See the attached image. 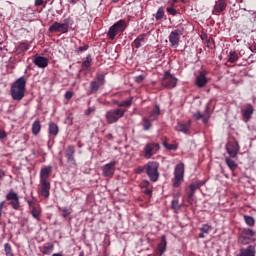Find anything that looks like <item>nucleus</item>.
<instances>
[{
  "label": "nucleus",
  "mask_w": 256,
  "mask_h": 256,
  "mask_svg": "<svg viewBox=\"0 0 256 256\" xmlns=\"http://www.w3.org/2000/svg\"><path fill=\"white\" fill-rule=\"evenodd\" d=\"M27 203H28L29 207H32V208L34 207L33 205L35 202L33 200H28Z\"/></svg>",
  "instance_id": "052dcab7"
},
{
  "label": "nucleus",
  "mask_w": 256,
  "mask_h": 256,
  "mask_svg": "<svg viewBox=\"0 0 256 256\" xmlns=\"http://www.w3.org/2000/svg\"><path fill=\"white\" fill-rule=\"evenodd\" d=\"M243 239H247L245 243H249V241H252V237H255V232L249 228H246L242 231Z\"/></svg>",
  "instance_id": "aec40b11"
},
{
  "label": "nucleus",
  "mask_w": 256,
  "mask_h": 256,
  "mask_svg": "<svg viewBox=\"0 0 256 256\" xmlns=\"http://www.w3.org/2000/svg\"><path fill=\"white\" fill-rule=\"evenodd\" d=\"M143 43H145V36L141 35L134 40L133 45L136 47V49H139Z\"/></svg>",
  "instance_id": "7c9ffc66"
},
{
  "label": "nucleus",
  "mask_w": 256,
  "mask_h": 256,
  "mask_svg": "<svg viewBox=\"0 0 256 256\" xmlns=\"http://www.w3.org/2000/svg\"><path fill=\"white\" fill-rule=\"evenodd\" d=\"M115 165H117V162L111 161L110 163L104 165L102 167L103 176L104 177H113L115 175Z\"/></svg>",
  "instance_id": "9d476101"
},
{
  "label": "nucleus",
  "mask_w": 256,
  "mask_h": 256,
  "mask_svg": "<svg viewBox=\"0 0 256 256\" xmlns=\"http://www.w3.org/2000/svg\"><path fill=\"white\" fill-rule=\"evenodd\" d=\"M204 184L205 182H195L189 185V189L195 193V191H197V189H199V187L203 186Z\"/></svg>",
  "instance_id": "f704fd0d"
},
{
  "label": "nucleus",
  "mask_w": 256,
  "mask_h": 256,
  "mask_svg": "<svg viewBox=\"0 0 256 256\" xmlns=\"http://www.w3.org/2000/svg\"><path fill=\"white\" fill-rule=\"evenodd\" d=\"M226 150L230 157L235 158L239 153V143L237 142H228L226 144Z\"/></svg>",
  "instance_id": "f8f14e48"
},
{
  "label": "nucleus",
  "mask_w": 256,
  "mask_h": 256,
  "mask_svg": "<svg viewBox=\"0 0 256 256\" xmlns=\"http://www.w3.org/2000/svg\"><path fill=\"white\" fill-rule=\"evenodd\" d=\"M125 113H127V110L120 108L109 110L106 112V121L110 125L117 123L122 117H125Z\"/></svg>",
  "instance_id": "39448f33"
},
{
  "label": "nucleus",
  "mask_w": 256,
  "mask_h": 256,
  "mask_svg": "<svg viewBox=\"0 0 256 256\" xmlns=\"http://www.w3.org/2000/svg\"><path fill=\"white\" fill-rule=\"evenodd\" d=\"M244 221L248 227H255V218L253 216L244 215Z\"/></svg>",
  "instance_id": "2f4dec72"
},
{
  "label": "nucleus",
  "mask_w": 256,
  "mask_h": 256,
  "mask_svg": "<svg viewBox=\"0 0 256 256\" xmlns=\"http://www.w3.org/2000/svg\"><path fill=\"white\" fill-rule=\"evenodd\" d=\"M104 81H105V77L103 75H99L96 83L103 85Z\"/></svg>",
  "instance_id": "de8ad7c7"
},
{
  "label": "nucleus",
  "mask_w": 256,
  "mask_h": 256,
  "mask_svg": "<svg viewBox=\"0 0 256 256\" xmlns=\"http://www.w3.org/2000/svg\"><path fill=\"white\" fill-rule=\"evenodd\" d=\"M239 59V56L237 55V52L231 51L229 54L228 62L229 63H235Z\"/></svg>",
  "instance_id": "e433bc0d"
},
{
  "label": "nucleus",
  "mask_w": 256,
  "mask_h": 256,
  "mask_svg": "<svg viewBox=\"0 0 256 256\" xmlns=\"http://www.w3.org/2000/svg\"><path fill=\"white\" fill-rule=\"evenodd\" d=\"M5 137H7V134L5 133V131L0 130V139H5Z\"/></svg>",
  "instance_id": "4d7b16f0"
},
{
  "label": "nucleus",
  "mask_w": 256,
  "mask_h": 256,
  "mask_svg": "<svg viewBox=\"0 0 256 256\" xmlns=\"http://www.w3.org/2000/svg\"><path fill=\"white\" fill-rule=\"evenodd\" d=\"M49 191H51V183L40 180V195L47 198L50 195Z\"/></svg>",
  "instance_id": "4468645a"
},
{
  "label": "nucleus",
  "mask_w": 256,
  "mask_h": 256,
  "mask_svg": "<svg viewBox=\"0 0 256 256\" xmlns=\"http://www.w3.org/2000/svg\"><path fill=\"white\" fill-rule=\"evenodd\" d=\"M6 200L10 201L12 209L17 210L19 209V207H21V204L19 203V195L13 190H10L9 193L6 195Z\"/></svg>",
  "instance_id": "1a4fd4ad"
},
{
  "label": "nucleus",
  "mask_w": 256,
  "mask_h": 256,
  "mask_svg": "<svg viewBox=\"0 0 256 256\" xmlns=\"http://www.w3.org/2000/svg\"><path fill=\"white\" fill-rule=\"evenodd\" d=\"M3 177H5V171L0 169V179H3Z\"/></svg>",
  "instance_id": "680f3d73"
},
{
  "label": "nucleus",
  "mask_w": 256,
  "mask_h": 256,
  "mask_svg": "<svg viewBox=\"0 0 256 256\" xmlns=\"http://www.w3.org/2000/svg\"><path fill=\"white\" fill-rule=\"evenodd\" d=\"M159 151V144L149 143L144 147V157L145 159H151L155 153Z\"/></svg>",
  "instance_id": "6e6552de"
},
{
  "label": "nucleus",
  "mask_w": 256,
  "mask_h": 256,
  "mask_svg": "<svg viewBox=\"0 0 256 256\" xmlns=\"http://www.w3.org/2000/svg\"><path fill=\"white\" fill-rule=\"evenodd\" d=\"M72 97H73V92L67 91L65 93V99H67L68 101H69V99H72Z\"/></svg>",
  "instance_id": "8fccbe9b"
},
{
  "label": "nucleus",
  "mask_w": 256,
  "mask_h": 256,
  "mask_svg": "<svg viewBox=\"0 0 256 256\" xmlns=\"http://www.w3.org/2000/svg\"><path fill=\"white\" fill-rule=\"evenodd\" d=\"M144 170H145V165L138 167V168L135 170V173L141 174V173H143Z\"/></svg>",
  "instance_id": "603ef678"
},
{
  "label": "nucleus",
  "mask_w": 256,
  "mask_h": 256,
  "mask_svg": "<svg viewBox=\"0 0 256 256\" xmlns=\"http://www.w3.org/2000/svg\"><path fill=\"white\" fill-rule=\"evenodd\" d=\"M176 197H181V192H178V193L176 194Z\"/></svg>",
  "instance_id": "338daca9"
},
{
  "label": "nucleus",
  "mask_w": 256,
  "mask_h": 256,
  "mask_svg": "<svg viewBox=\"0 0 256 256\" xmlns=\"http://www.w3.org/2000/svg\"><path fill=\"white\" fill-rule=\"evenodd\" d=\"M145 171L149 179L155 183L159 179V163L148 162L145 164Z\"/></svg>",
  "instance_id": "20e7f679"
},
{
  "label": "nucleus",
  "mask_w": 256,
  "mask_h": 256,
  "mask_svg": "<svg viewBox=\"0 0 256 256\" xmlns=\"http://www.w3.org/2000/svg\"><path fill=\"white\" fill-rule=\"evenodd\" d=\"M41 5H43V0H35L36 7H41Z\"/></svg>",
  "instance_id": "6e6d98bb"
},
{
  "label": "nucleus",
  "mask_w": 256,
  "mask_h": 256,
  "mask_svg": "<svg viewBox=\"0 0 256 256\" xmlns=\"http://www.w3.org/2000/svg\"><path fill=\"white\" fill-rule=\"evenodd\" d=\"M227 9V0H216L214 5L215 13H223Z\"/></svg>",
  "instance_id": "a211bd4d"
},
{
  "label": "nucleus",
  "mask_w": 256,
  "mask_h": 256,
  "mask_svg": "<svg viewBox=\"0 0 256 256\" xmlns=\"http://www.w3.org/2000/svg\"><path fill=\"white\" fill-rule=\"evenodd\" d=\"M193 118L196 121H199V119H202L203 123H207L209 121V114L202 115L201 112H196L193 114Z\"/></svg>",
  "instance_id": "b1692460"
},
{
  "label": "nucleus",
  "mask_w": 256,
  "mask_h": 256,
  "mask_svg": "<svg viewBox=\"0 0 256 256\" xmlns=\"http://www.w3.org/2000/svg\"><path fill=\"white\" fill-rule=\"evenodd\" d=\"M4 251L6 256H13V249L11 248V244L6 243L4 244Z\"/></svg>",
  "instance_id": "c9c22d12"
},
{
  "label": "nucleus",
  "mask_w": 256,
  "mask_h": 256,
  "mask_svg": "<svg viewBox=\"0 0 256 256\" xmlns=\"http://www.w3.org/2000/svg\"><path fill=\"white\" fill-rule=\"evenodd\" d=\"M207 73L205 71H201L199 75L196 77L195 85L199 88L205 87L207 85Z\"/></svg>",
  "instance_id": "2eb2a0df"
},
{
  "label": "nucleus",
  "mask_w": 256,
  "mask_h": 256,
  "mask_svg": "<svg viewBox=\"0 0 256 256\" xmlns=\"http://www.w3.org/2000/svg\"><path fill=\"white\" fill-rule=\"evenodd\" d=\"M205 232H201L200 234H199V238L200 239H205Z\"/></svg>",
  "instance_id": "e2e57ef3"
},
{
  "label": "nucleus",
  "mask_w": 256,
  "mask_h": 256,
  "mask_svg": "<svg viewBox=\"0 0 256 256\" xmlns=\"http://www.w3.org/2000/svg\"><path fill=\"white\" fill-rule=\"evenodd\" d=\"M29 49V44L22 42L19 44L17 51H27Z\"/></svg>",
  "instance_id": "ea45409f"
},
{
  "label": "nucleus",
  "mask_w": 256,
  "mask_h": 256,
  "mask_svg": "<svg viewBox=\"0 0 256 256\" xmlns=\"http://www.w3.org/2000/svg\"><path fill=\"white\" fill-rule=\"evenodd\" d=\"M48 132L50 137H57V135H59V126L51 122L49 124Z\"/></svg>",
  "instance_id": "412c9836"
},
{
  "label": "nucleus",
  "mask_w": 256,
  "mask_h": 256,
  "mask_svg": "<svg viewBox=\"0 0 256 256\" xmlns=\"http://www.w3.org/2000/svg\"><path fill=\"white\" fill-rule=\"evenodd\" d=\"M89 46H81L77 49L78 53H83V51H87Z\"/></svg>",
  "instance_id": "3c124183"
},
{
  "label": "nucleus",
  "mask_w": 256,
  "mask_h": 256,
  "mask_svg": "<svg viewBox=\"0 0 256 256\" xmlns=\"http://www.w3.org/2000/svg\"><path fill=\"white\" fill-rule=\"evenodd\" d=\"M34 65L40 69H45L49 65V60L43 56H36L34 58Z\"/></svg>",
  "instance_id": "dca6fc26"
},
{
  "label": "nucleus",
  "mask_w": 256,
  "mask_h": 256,
  "mask_svg": "<svg viewBox=\"0 0 256 256\" xmlns=\"http://www.w3.org/2000/svg\"><path fill=\"white\" fill-rule=\"evenodd\" d=\"M143 193H144V195H151L152 191H151V189H149V188H145V189L143 190Z\"/></svg>",
  "instance_id": "5fc2aeb1"
},
{
  "label": "nucleus",
  "mask_w": 256,
  "mask_h": 256,
  "mask_svg": "<svg viewBox=\"0 0 256 256\" xmlns=\"http://www.w3.org/2000/svg\"><path fill=\"white\" fill-rule=\"evenodd\" d=\"M53 171V167L51 166H46L40 170V181H49L51 172Z\"/></svg>",
  "instance_id": "f3484780"
},
{
  "label": "nucleus",
  "mask_w": 256,
  "mask_h": 256,
  "mask_svg": "<svg viewBox=\"0 0 256 256\" xmlns=\"http://www.w3.org/2000/svg\"><path fill=\"white\" fill-rule=\"evenodd\" d=\"M100 86H101V85L98 84L97 81H93V82H91V84H90V89H91V91H99V87H100Z\"/></svg>",
  "instance_id": "a19ab883"
},
{
  "label": "nucleus",
  "mask_w": 256,
  "mask_h": 256,
  "mask_svg": "<svg viewBox=\"0 0 256 256\" xmlns=\"http://www.w3.org/2000/svg\"><path fill=\"white\" fill-rule=\"evenodd\" d=\"M27 82L24 77L18 78L11 86L10 93L14 101H21L25 97V86Z\"/></svg>",
  "instance_id": "f257e3e1"
},
{
  "label": "nucleus",
  "mask_w": 256,
  "mask_h": 256,
  "mask_svg": "<svg viewBox=\"0 0 256 256\" xmlns=\"http://www.w3.org/2000/svg\"><path fill=\"white\" fill-rule=\"evenodd\" d=\"M166 11L167 13H169V15H173V16L177 15V10H175V8L173 7L167 8Z\"/></svg>",
  "instance_id": "a18cd8bd"
},
{
  "label": "nucleus",
  "mask_w": 256,
  "mask_h": 256,
  "mask_svg": "<svg viewBox=\"0 0 256 256\" xmlns=\"http://www.w3.org/2000/svg\"><path fill=\"white\" fill-rule=\"evenodd\" d=\"M181 39V33L178 30H174L169 35V42L171 44V47H174V49H177L179 47V41Z\"/></svg>",
  "instance_id": "ddd939ff"
},
{
  "label": "nucleus",
  "mask_w": 256,
  "mask_h": 256,
  "mask_svg": "<svg viewBox=\"0 0 256 256\" xmlns=\"http://www.w3.org/2000/svg\"><path fill=\"white\" fill-rule=\"evenodd\" d=\"M60 211H62V217L64 218L69 217V215H71V209L67 207L61 208Z\"/></svg>",
  "instance_id": "58836bf2"
},
{
  "label": "nucleus",
  "mask_w": 256,
  "mask_h": 256,
  "mask_svg": "<svg viewBox=\"0 0 256 256\" xmlns=\"http://www.w3.org/2000/svg\"><path fill=\"white\" fill-rule=\"evenodd\" d=\"M3 205H5V201L0 202V217H1L2 213H3Z\"/></svg>",
  "instance_id": "13d9d810"
},
{
  "label": "nucleus",
  "mask_w": 256,
  "mask_h": 256,
  "mask_svg": "<svg viewBox=\"0 0 256 256\" xmlns=\"http://www.w3.org/2000/svg\"><path fill=\"white\" fill-rule=\"evenodd\" d=\"M82 65L83 67H89L91 65V56H88Z\"/></svg>",
  "instance_id": "c03bdc74"
},
{
  "label": "nucleus",
  "mask_w": 256,
  "mask_h": 256,
  "mask_svg": "<svg viewBox=\"0 0 256 256\" xmlns=\"http://www.w3.org/2000/svg\"><path fill=\"white\" fill-rule=\"evenodd\" d=\"M183 177H185V165L180 163L175 167L173 187H179L183 183Z\"/></svg>",
  "instance_id": "423d86ee"
},
{
  "label": "nucleus",
  "mask_w": 256,
  "mask_h": 256,
  "mask_svg": "<svg viewBox=\"0 0 256 256\" xmlns=\"http://www.w3.org/2000/svg\"><path fill=\"white\" fill-rule=\"evenodd\" d=\"M172 209H174V211H179L181 209V205H179V199H174L172 200Z\"/></svg>",
  "instance_id": "4c0bfd02"
},
{
  "label": "nucleus",
  "mask_w": 256,
  "mask_h": 256,
  "mask_svg": "<svg viewBox=\"0 0 256 256\" xmlns=\"http://www.w3.org/2000/svg\"><path fill=\"white\" fill-rule=\"evenodd\" d=\"M79 256H85L84 252H80Z\"/></svg>",
  "instance_id": "774afa93"
},
{
  "label": "nucleus",
  "mask_w": 256,
  "mask_h": 256,
  "mask_svg": "<svg viewBox=\"0 0 256 256\" xmlns=\"http://www.w3.org/2000/svg\"><path fill=\"white\" fill-rule=\"evenodd\" d=\"M115 105H117V107H131V105H133V97H130L128 100H124V101H116Z\"/></svg>",
  "instance_id": "393cba45"
},
{
  "label": "nucleus",
  "mask_w": 256,
  "mask_h": 256,
  "mask_svg": "<svg viewBox=\"0 0 256 256\" xmlns=\"http://www.w3.org/2000/svg\"><path fill=\"white\" fill-rule=\"evenodd\" d=\"M31 215L37 221H41V219L39 218V217H41V208L32 206Z\"/></svg>",
  "instance_id": "bb28decb"
},
{
  "label": "nucleus",
  "mask_w": 256,
  "mask_h": 256,
  "mask_svg": "<svg viewBox=\"0 0 256 256\" xmlns=\"http://www.w3.org/2000/svg\"><path fill=\"white\" fill-rule=\"evenodd\" d=\"M54 245L53 244H45L43 246V249H42V253L43 255H51V253H53V249H54Z\"/></svg>",
  "instance_id": "c85d7f7f"
},
{
  "label": "nucleus",
  "mask_w": 256,
  "mask_h": 256,
  "mask_svg": "<svg viewBox=\"0 0 256 256\" xmlns=\"http://www.w3.org/2000/svg\"><path fill=\"white\" fill-rule=\"evenodd\" d=\"M32 133L33 135H39L41 133V122L39 120H36L32 124Z\"/></svg>",
  "instance_id": "a878e982"
},
{
  "label": "nucleus",
  "mask_w": 256,
  "mask_h": 256,
  "mask_svg": "<svg viewBox=\"0 0 256 256\" xmlns=\"http://www.w3.org/2000/svg\"><path fill=\"white\" fill-rule=\"evenodd\" d=\"M144 80H145V76L143 75H139L135 77L136 83H143Z\"/></svg>",
  "instance_id": "49530a36"
},
{
  "label": "nucleus",
  "mask_w": 256,
  "mask_h": 256,
  "mask_svg": "<svg viewBox=\"0 0 256 256\" xmlns=\"http://www.w3.org/2000/svg\"><path fill=\"white\" fill-rule=\"evenodd\" d=\"M92 111H94L93 108H89V109L87 110V112H86L87 115H90Z\"/></svg>",
  "instance_id": "0e129e2a"
},
{
  "label": "nucleus",
  "mask_w": 256,
  "mask_h": 256,
  "mask_svg": "<svg viewBox=\"0 0 256 256\" xmlns=\"http://www.w3.org/2000/svg\"><path fill=\"white\" fill-rule=\"evenodd\" d=\"M52 256H62L60 253L53 254Z\"/></svg>",
  "instance_id": "69168bd1"
},
{
  "label": "nucleus",
  "mask_w": 256,
  "mask_h": 256,
  "mask_svg": "<svg viewBox=\"0 0 256 256\" xmlns=\"http://www.w3.org/2000/svg\"><path fill=\"white\" fill-rule=\"evenodd\" d=\"M166 148L170 151H175L177 149V146L175 144H167Z\"/></svg>",
  "instance_id": "09e8293b"
},
{
  "label": "nucleus",
  "mask_w": 256,
  "mask_h": 256,
  "mask_svg": "<svg viewBox=\"0 0 256 256\" xmlns=\"http://www.w3.org/2000/svg\"><path fill=\"white\" fill-rule=\"evenodd\" d=\"M252 53H256V44H253L251 47H250Z\"/></svg>",
  "instance_id": "bf43d9fd"
},
{
  "label": "nucleus",
  "mask_w": 256,
  "mask_h": 256,
  "mask_svg": "<svg viewBox=\"0 0 256 256\" xmlns=\"http://www.w3.org/2000/svg\"><path fill=\"white\" fill-rule=\"evenodd\" d=\"M151 118H143V129L149 131L151 129Z\"/></svg>",
  "instance_id": "72a5a7b5"
},
{
  "label": "nucleus",
  "mask_w": 256,
  "mask_h": 256,
  "mask_svg": "<svg viewBox=\"0 0 256 256\" xmlns=\"http://www.w3.org/2000/svg\"><path fill=\"white\" fill-rule=\"evenodd\" d=\"M65 157L67 159V163L70 164L71 167L76 165V162H75V147L68 146L65 149Z\"/></svg>",
  "instance_id": "9b49d317"
},
{
  "label": "nucleus",
  "mask_w": 256,
  "mask_h": 256,
  "mask_svg": "<svg viewBox=\"0 0 256 256\" xmlns=\"http://www.w3.org/2000/svg\"><path fill=\"white\" fill-rule=\"evenodd\" d=\"M191 127V122L188 123H178L176 129L180 131V133H188Z\"/></svg>",
  "instance_id": "5701e85b"
},
{
  "label": "nucleus",
  "mask_w": 256,
  "mask_h": 256,
  "mask_svg": "<svg viewBox=\"0 0 256 256\" xmlns=\"http://www.w3.org/2000/svg\"><path fill=\"white\" fill-rule=\"evenodd\" d=\"M251 115H253V106L248 104L244 110H242V116L244 119L249 121L251 119Z\"/></svg>",
  "instance_id": "4be33fe9"
},
{
  "label": "nucleus",
  "mask_w": 256,
  "mask_h": 256,
  "mask_svg": "<svg viewBox=\"0 0 256 256\" xmlns=\"http://www.w3.org/2000/svg\"><path fill=\"white\" fill-rule=\"evenodd\" d=\"M73 25V18H65L63 22H54L49 27L50 33H69V29Z\"/></svg>",
  "instance_id": "f03ea898"
},
{
  "label": "nucleus",
  "mask_w": 256,
  "mask_h": 256,
  "mask_svg": "<svg viewBox=\"0 0 256 256\" xmlns=\"http://www.w3.org/2000/svg\"><path fill=\"white\" fill-rule=\"evenodd\" d=\"M226 164L231 171H235L237 169V162L229 157L225 158Z\"/></svg>",
  "instance_id": "c756f323"
},
{
  "label": "nucleus",
  "mask_w": 256,
  "mask_h": 256,
  "mask_svg": "<svg viewBox=\"0 0 256 256\" xmlns=\"http://www.w3.org/2000/svg\"><path fill=\"white\" fill-rule=\"evenodd\" d=\"M141 185H142V188H143V189H148V187H149V181L145 180V181L142 182Z\"/></svg>",
  "instance_id": "864d4df0"
},
{
  "label": "nucleus",
  "mask_w": 256,
  "mask_h": 256,
  "mask_svg": "<svg viewBox=\"0 0 256 256\" xmlns=\"http://www.w3.org/2000/svg\"><path fill=\"white\" fill-rule=\"evenodd\" d=\"M127 29V22L123 19L117 21L114 23L108 31V37L109 39L113 40L119 33H123Z\"/></svg>",
  "instance_id": "7ed1b4c3"
},
{
  "label": "nucleus",
  "mask_w": 256,
  "mask_h": 256,
  "mask_svg": "<svg viewBox=\"0 0 256 256\" xmlns=\"http://www.w3.org/2000/svg\"><path fill=\"white\" fill-rule=\"evenodd\" d=\"M159 115H161V110L159 109V106L156 105L155 109L151 111L149 118L152 121H155V120H157V117H159Z\"/></svg>",
  "instance_id": "cd10ccee"
},
{
  "label": "nucleus",
  "mask_w": 256,
  "mask_h": 256,
  "mask_svg": "<svg viewBox=\"0 0 256 256\" xmlns=\"http://www.w3.org/2000/svg\"><path fill=\"white\" fill-rule=\"evenodd\" d=\"M193 195H195V192H193L192 190H189L187 195V200H188V203L190 204H193Z\"/></svg>",
  "instance_id": "37998d69"
},
{
  "label": "nucleus",
  "mask_w": 256,
  "mask_h": 256,
  "mask_svg": "<svg viewBox=\"0 0 256 256\" xmlns=\"http://www.w3.org/2000/svg\"><path fill=\"white\" fill-rule=\"evenodd\" d=\"M157 251L160 256L167 251V238H165V236L161 237V242L158 244Z\"/></svg>",
  "instance_id": "6ab92c4d"
},
{
  "label": "nucleus",
  "mask_w": 256,
  "mask_h": 256,
  "mask_svg": "<svg viewBox=\"0 0 256 256\" xmlns=\"http://www.w3.org/2000/svg\"><path fill=\"white\" fill-rule=\"evenodd\" d=\"M201 233H205L206 235H209L211 231H213V227L209 224H203L202 227L200 228Z\"/></svg>",
  "instance_id": "473e14b6"
},
{
  "label": "nucleus",
  "mask_w": 256,
  "mask_h": 256,
  "mask_svg": "<svg viewBox=\"0 0 256 256\" xmlns=\"http://www.w3.org/2000/svg\"><path fill=\"white\" fill-rule=\"evenodd\" d=\"M161 85L166 89H175V87H177V78L174 77L173 74L166 71L164 72Z\"/></svg>",
  "instance_id": "0eeeda50"
},
{
  "label": "nucleus",
  "mask_w": 256,
  "mask_h": 256,
  "mask_svg": "<svg viewBox=\"0 0 256 256\" xmlns=\"http://www.w3.org/2000/svg\"><path fill=\"white\" fill-rule=\"evenodd\" d=\"M164 15H165V13L163 12V10L162 9H158V11H157V13L155 15V19L157 21H159V20L163 19Z\"/></svg>",
  "instance_id": "79ce46f5"
}]
</instances>
